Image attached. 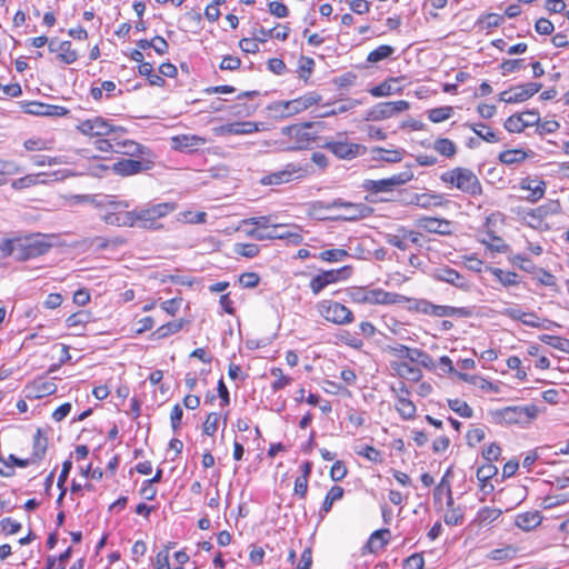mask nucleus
Instances as JSON below:
<instances>
[{"label": "nucleus", "instance_id": "obj_1", "mask_svg": "<svg viewBox=\"0 0 569 569\" xmlns=\"http://www.w3.org/2000/svg\"><path fill=\"white\" fill-rule=\"evenodd\" d=\"M177 209L174 202L147 203L131 211L133 218V227L159 230L162 224L160 219L167 217Z\"/></svg>", "mask_w": 569, "mask_h": 569}, {"label": "nucleus", "instance_id": "obj_2", "mask_svg": "<svg viewBox=\"0 0 569 569\" xmlns=\"http://www.w3.org/2000/svg\"><path fill=\"white\" fill-rule=\"evenodd\" d=\"M348 297L355 303L359 305H395L402 301L403 297L388 292L383 289H369L366 287H351L348 290Z\"/></svg>", "mask_w": 569, "mask_h": 569}, {"label": "nucleus", "instance_id": "obj_3", "mask_svg": "<svg viewBox=\"0 0 569 569\" xmlns=\"http://www.w3.org/2000/svg\"><path fill=\"white\" fill-rule=\"evenodd\" d=\"M441 181L447 184H452L460 191L470 196H478L482 193V187L478 177L467 168H455L443 172L440 177Z\"/></svg>", "mask_w": 569, "mask_h": 569}, {"label": "nucleus", "instance_id": "obj_4", "mask_svg": "<svg viewBox=\"0 0 569 569\" xmlns=\"http://www.w3.org/2000/svg\"><path fill=\"white\" fill-rule=\"evenodd\" d=\"M538 416L536 406H510L492 412L497 423L528 426Z\"/></svg>", "mask_w": 569, "mask_h": 569}, {"label": "nucleus", "instance_id": "obj_5", "mask_svg": "<svg viewBox=\"0 0 569 569\" xmlns=\"http://www.w3.org/2000/svg\"><path fill=\"white\" fill-rule=\"evenodd\" d=\"M270 228L271 230L268 232L259 229H251L247 231V236L259 241L272 239H287L292 244H299L303 240L300 233L301 228L298 226H292L291 230H289L287 224L273 222Z\"/></svg>", "mask_w": 569, "mask_h": 569}, {"label": "nucleus", "instance_id": "obj_6", "mask_svg": "<svg viewBox=\"0 0 569 569\" xmlns=\"http://www.w3.org/2000/svg\"><path fill=\"white\" fill-rule=\"evenodd\" d=\"M312 209L316 211L317 209H343V212L337 216L338 219L342 220H358L368 217L372 209L363 203H352L343 201L342 199H337L331 202L316 201L312 204Z\"/></svg>", "mask_w": 569, "mask_h": 569}, {"label": "nucleus", "instance_id": "obj_7", "mask_svg": "<svg viewBox=\"0 0 569 569\" xmlns=\"http://www.w3.org/2000/svg\"><path fill=\"white\" fill-rule=\"evenodd\" d=\"M19 261H27L40 257L49 251L52 247L48 237L44 234H32L22 239H18Z\"/></svg>", "mask_w": 569, "mask_h": 569}, {"label": "nucleus", "instance_id": "obj_8", "mask_svg": "<svg viewBox=\"0 0 569 569\" xmlns=\"http://www.w3.org/2000/svg\"><path fill=\"white\" fill-rule=\"evenodd\" d=\"M318 311L327 321L339 326L351 323L355 319L352 311L348 307L333 300L319 302Z\"/></svg>", "mask_w": 569, "mask_h": 569}, {"label": "nucleus", "instance_id": "obj_9", "mask_svg": "<svg viewBox=\"0 0 569 569\" xmlns=\"http://www.w3.org/2000/svg\"><path fill=\"white\" fill-rule=\"evenodd\" d=\"M413 179V172L411 167L408 166L406 170L392 174L389 178L379 179V180H366L363 183V188L367 191H371L375 193L379 192H389L393 190L396 187L402 186Z\"/></svg>", "mask_w": 569, "mask_h": 569}, {"label": "nucleus", "instance_id": "obj_10", "mask_svg": "<svg viewBox=\"0 0 569 569\" xmlns=\"http://www.w3.org/2000/svg\"><path fill=\"white\" fill-rule=\"evenodd\" d=\"M389 352L398 358L408 359L410 362L421 366L426 369L435 367L432 358L423 350L418 348H409L401 343L388 346Z\"/></svg>", "mask_w": 569, "mask_h": 569}, {"label": "nucleus", "instance_id": "obj_11", "mask_svg": "<svg viewBox=\"0 0 569 569\" xmlns=\"http://www.w3.org/2000/svg\"><path fill=\"white\" fill-rule=\"evenodd\" d=\"M418 310L425 315L442 318V317H460L469 318L472 316V310L467 307H450L439 306L427 300H421L418 303Z\"/></svg>", "mask_w": 569, "mask_h": 569}, {"label": "nucleus", "instance_id": "obj_12", "mask_svg": "<svg viewBox=\"0 0 569 569\" xmlns=\"http://www.w3.org/2000/svg\"><path fill=\"white\" fill-rule=\"evenodd\" d=\"M410 103L406 100L380 102L373 106L367 116V120L381 121L407 111Z\"/></svg>", "mask_w": 569, "mask_h": 569}, {"label": "nucleus", "instance_id": "obj_13", "mask_svg": "<svg viewBox=\"0 0 569 569\" xmlns=\"http://www.w3.org/2000/svg\"><path fill=\"white\" fill-rule=\"evenodd\" d=\"M323 148L342 160H352L367 150L365 146L347 140H330L323 144Z\"/></svg>", "mask_w": 569, "mask_h": 569}, {"label": "nucleus", "instance_id": "obj_14", "mask_svg": "<svg viewBox=\"0 0 569 569\" xmlns=\"http://www.w3.org/2000/svg\"><path fill=\"white\" fill-rule=\"evenodd\" d=\"M542 84L537 82H529L520 86L512 87L508 91L499 94V100L506 103L523 102L535 96L541 89Z\"/></svg>", "mask_w": 569, "mask_h": 569}, {"label": "nucleus", "instance_id": "obj_15", "mask_svg": "<svg viewBox=\"0 0 569 569\" xmlns=\"http://www.w3.org/2000/svg\"><path fill=\"white\" fill-rule=\"evenodd\" d=\"M431 277L437 281L447 282L463 291H469L471 288L469 280L465 276L448 266L433 268Z\"/></svg>", "mask_w": 569, "mask_h": 569}, {"label": "nucleus", "instance_id": "obj_16", "mask_svg": "<svg viewBox=\"0 0 569 569\" xmlns=\"http://www.w3.org/2000/svg\"><path fill=\"white\" fill-rule=\"evenodd\" d=\"M77 129L81 133L91 137L108 136L109 133L116 132L117 130L124 131L123 128H114L112 124H110L106 119L101 117H96L93 119L81 121L77 126Z\"/></svg>", "mask_w": 569, "mask_h": 569}, {"label": "nucleus", "instance_id": "obj_17", "mask_svg": "<svg viewBox=\"0 0 569 569\" xmlns=\"http://www.w3.org/2000/svg\"><path fill=\"white\" fill-rule=\"evenodd\" d=\"M152 162L150 160H136V159H121L112 163L111 169L114 173L128 177L140 173L151 169Z\"/></svg>", "mask_w": 569, "mask_h": 569}, {"label": "nucleus", "instance_id": "obj_18", "mask_svg": "<svg viewBox=\"0 0 569 569\" xmlns=\"http://www.w3.org/2000/svg\"><path fill=\"white\" fill-rule=\"evenodd\" d=\"M306 170L292 163L286 166L283 170L272 172L261 179L263 184H281L291 181L293 178H301Z\"/></svg>", "mask_w": 569, "mask_h": 569}, {"label": "nucleus", "instance_id": "obj_19", "mask_svg": "<svg viewBox=\"0 0 569 569\" xmlns=\"http://www.w3.org/2000/svg\"><path fill=\"white\" fill-rule=\"evenodd\" d=\"M48 49L50 52L58 53L57 58L66 64H71L77 61L78 53L71 48L70 41H58L51 39Z\"/></svg>", "mask_w": 569, "mask_h": 569}, {"label": "nucleus", "instance_id": "obj_20", "mask_svg": "<svg viewBox=\"0 0 569 569\" xmlns=\"http://www.w3.org/2000/svg\"><path fill=\"white\" fill-rule=\"evenodd\" d=\"M520 189L528 190L529 194L525 197V200L530 203H536L543 198L546 193V183L542 180H533L531 178L521 179Z\"/></svg>", "mask_w": 569, "mask_h": 569}, {"label": "nucleus", "instance_id": "obj_21", "mask_svg": "<svg viewBox=\"0 0 569 569\" xmlns=\"http://www.w3.org/2000/svg\"><path fill=\"white\" fill-rule=\"evenodd\" d=\"M417 227L431 232L439 234H449L450 233V222L445 219L433 218V217H422L417 220Z\"/></svg>", "mask_w": 569, "mask_h": 569}, {"label": "nucleus", "instance_id": "obj_22", "mask_svg": "<svg viewBox=\"0 0 569 569\" xmlns=\"http://www.w3.org/2000/svg\"><path fill=\"white\" fill-rule=\"evenodd\" d=\"M28 397H33L34 399H40L47 396H50L57 391V386L51 380H46L43 378L36 379L29 387Z\"/></svg>", "mask_w": 569, "mask_h": 569}, {"label": "nucleus", "instance_id": "obj_23", "mask_svg": "<svg viewBox=\"0 0 569 569\" xmlns=\"http://www.w3.org/2000/svg\"><path fill=\"white\" fill-rule=\"evenodd\" d=\"M100 218L107 223L117 227H133V218L131 211L103 212Z\"/></svg>", "mask_w": 569, "mask_h": 569}, {"label": "nucleus", "instance_id": "obj_24", "mask_svg": "<svg viewBox=\"0 0 569 569\" xmlns=\"http://www.w3.org/2000/svg\"><path fill=\"white\" fill-rule=\"evenodd\" d=\"M542 521V516L539 511H526L516 516L515 523L523 531H530L538 527Z\"/></svg>", "mask_w": 569, "mask_h": 569}, {"label": "nucleus", "instance_id": "obj_25", "mask_svg": "<svg viewBox=\"0 0 569 569\" xmlns=\"http://www.w3.org/2000/svg\"><path fill=\"white\" fill-rule=\"evenodd\" d=\"M301 103L299 99H293L289 101H280L271 104L269 110L278 113L282 118L291 117L293 114L300 113L302 111Z\"/></svg>", "mask_w": 569, "mask_h": 569}, {"label": "nucleus", "instance_id": "obj_26", "mask_svg": "<svg viewBox=\"0 0 569 569\" xmlns=\"http://www.w3.org/2000/svg\"><path fill=\"white\" fill-rule=\"evenodd\" d=\"M147 148L133 140H118L117 146L114 148V152L130 156V157H140L146 153Z\"/></svg>", "mask_w": 569, "mask_h": 569}, {"label": "nucleus", "instance_id": "obj_27", "mask_svg": "<svg viewBox=\"0 0 569 569\" xmlns=\"http://www.w3.org/2000/svg\"><path fill=\"white\" fill-rule=\"evenodd\" d=\"M172 142L176 149L188 150L206 143V139L199 136H177L172 138Z\"/></svg>", "mask_w": 569, "mask_h": 569}, {"label": "nucleus", "instance_id": "obj_28", "mask_svg": "<svg viewBox=\"0 0 569 569\" xmlns=\"http://www.w3.org/2000/svg\"><path fill=\"white\" fill-rule=\"evenodd\" d=\"M221 131L229 134H248L258 131V126L251 121L234 122L222 126Z\"/></svg>", "mask_w": 569, "mask_h": 569}, {"label": "nucleus", "instance_id": "obj_29", "mask_svg": "<svg viewBox=\"0 0 569 569\" xmlns=\"http://www.w3.org/2000/svg\"><path fill=\"white\" fill-rule=\"evenodd\" d=\"M391 368L402 378H408L412 381H419L422 372L419 368L409 366L406 362H391Z\"/></svg>", "mask_w": 569, "mask_h": 569}, {"label": "nucleus", "instance_id": "obj_30", "mask_svg": "<svg viewBox=\"0 0 569 569\" xmlns=\"http://www.w3.org/2000/svg\"><path fill=\"white\" fill-rule=\"evenodd\" d=\"M488 270L503 287L516 286L520 282L519 274L513 271H505L495 267H489Z\"/></svg>", "mask_w": 569, "mask_h": 569}, {"label": "nucleus", "instance_id": "obj_31", "mask_svg": "<svg viewBox=\"0 0 569 569\" xmlns=\"http://www.w3.org/2000/svg\"><path fill=\"white\" fill-rule=\"evenodd\" d=\"M92 202L96 204L97 208L100 209L101 213L123 211L124 209H127L129 207L128 202L117 201V200L110 199L109 197H106L99 201H97L96 199H92Z\"/></svg>", "mask_w": 569, "mask_h": 569}, {"label": "nucleus", "instance_id": "obj_32", "mask_svg": "<svg viewBox=\"0 0 569 569\" xmlns=\"http://www.w3.org/2000/svg\"><path fill=\"white\" fill-rule=\"evenodd\" d=\"M410 202L420 208L428 209L433 206H440L442 197L440 194L416 193Z\"/></svg>", "mask_w": 569, "mask_h": 569}, {"label": "nucleus", "instance_id": "obj_33", "mask_svg": "<svg viewBox=\"0 0 569 569\" xmlns=\"http://www.w3.org/2000/svg\"><path fill=\"white\" fill-rule=\"evenodd\" d=\"M321 274L323 277L326 284L329 286L331 283H336L340 280H345V279L349 278L351 274V268L348 266H345L339 269L322 271Z\"/></svg>", "mask_w": 569, "mask_h": 569}, {"label": "nucleus", "instance_id": "obj_34", "mask_svg": "<svg viewBox=\"0 0 569 569\" xmlns=\"http://www.w3.org/2000/svg\"><path fill=\"white\" fill-rule=\"evenodd\" d=\"M47 447H48V439L43 435L41 429H38L33 437V452H32L33 461H39L44 457Z\"/></svg>", "mask_w": 569, "mask_h": 569}, {"label": "nucleus", "instance_id": "obj_35", "mask_svg": "<svg viewBox=\"0 0 569 569\" xmlns=\"http://www.w3.org/2000/svg\"><path fill=\"white\" fill-rule=\"evenodd\" d=\"M397 82H398V79H395V78L388 79V80L383 81L382 83L371 88L369 90V92L371 93V96L377 97V98L390 96V94L399 91V88L396 87Z\"/></svg>", "mask_w": 569, "mask_h": 569}, {"label": "nucleus", "instance_id": "obj_36", "mask_svg": "<svg viewBox=\"0 0 569 569\" xmlns=\"http://www.w3.org/2000/svg\"><path fill=\"white\" fill-rule=\"evenodd\" d=\"M373 159L386 162H400L402 160V152L400 150H386L382 148H375L372 150Z\"/></svg>", "mask_w": 569, "mask_h": 569}, {"label": "nucleus", "instance_id": "obj_37", "mask_svg": "<svg viewBox=\"0 0 569 569\" xmlns=\"http://www.w3.org/2000/svg\"><path fill=\"white\" fill-rule=\"evenodd\" d=\"M479 138L495 143L499 141V137L485 123L467 124Z\"/></svg>", "mask_w": 569, "mask_h": 569}, {"label": "nucleus", "instance_id": "obj_38", "mask_svg": "<svg viewBox=\"0 0 569 569\" xmlns=\"http://www.w3.org/2000/svg\"><path fill=\"white\" fill-rule=\"evenodd\" d=\"M395 52V48L389 44H382L370 51L367 61L370 63H377L381 60L388 59Z\"/></svg>", "mask_w": 569, "mask_h": 569}, {"label": "nucleus", "instance_id": "obj_39", "mask_svg": "<svg viewBox=\"0 0 569 569\" xmlns=\"http://www.w3.org/2000/svg\"><path fill=\"white\" fill-rule=\"evenodd\" d=\"M343 492H345V490L340 486L331 487L323 500V503L321 507V512H325V513L329 512L332 508L333 502H336L342 498Z\"/></svg>", "mask_w": 569, "mask_h": 569}, {"label": "nucleus", "instance_id": "obj_40", "mask_svg": "<svg viewBox=\"0 0 569 569\" xmlns=\"http://www.w3.org/2000/svg\"><path fill=\"white\" fill-rule=\"evenodd\" d=\"M433 149L438 153L448 158L453 157L457 152L456 144L450 139L447 138L437 139L433 143Z\"/></svg>", "mask_w": 569, "mask_h": 569}, {"label": "nucleus", "instance_id": "obj_41", "mask_svg": "<svg viewBox=\"0 0 569 569\" xmlns=\"http://www.w3.org/2000/svg\"><path fill=\"white\" fill-rule=\"evenodd\" d=\"M527 153L520 149L506 150L499 154V160L503 164H513L523 161Z\"/></svg>", "mask_w": 569, "mask_h": 569}, {"label": "nucleus", "instance_id": "obj_42", "mask_svg": "<svg viewBox=\"0 0 569 569\" xmlns=\"http://www.w3.org/2000/svg\"><path fill=\"white\" fill-rule=\"evenodd\" d=\"M396 409L403 419H412L416 415V406L409 398H401L396 402Z\"/></svg>", "mask_w": 569, "mask_h": 569}, {"label": "nucleus", "instance_id": "obj_43", "mask_svg": "<svg viewBox=\"0 0 569 569\" xmlns=\"http://www.w3.org/2000/svg\"><path fill=\"white\" fill-rule=\"evenodd\" d=\"M448 406L452 411H455L462 418H471L473 415L472 408L463 400L449 399Z\"/></svg>", "mask_w": 569, "mask_h": 569}, {"label": "nucleus", "instance_id": "obj_44", "mask_svg": "<svg viewBox=\"0 0 569 569\" xmlns=\"http://www.w3.org/2000/svg\"><path fill=\"white\" fill-rule=\"evenodd\" d=\"M182 326H183L182 319L170 321V322H167V323L160 326L153 332V335L157 336V338H166V337L173 335V333L178 332L179 330H181Z\"/></svg>", "mask_w": 569, "mask_h": 569}, {"label": "nucleus", "instance_id": "obj_45", "mask_svg": "<svg viewBox=\"0 0 569 569\" xmlns=\"http://www.w3.org/2000/svg\"><path fill=\"white\" fill-rule=\"evenodd\" d=\"M498 472V469L496 466H493L491 462L487 461V463L482 465L477 470V479L482 482L481 489H486V482L491 479L493 476H496Z\"/></svg>", "mask_w": 569, "mask_h": 569}, {"label": "nucleus", "instance_id": "obj_46", "mask_svg": "<svg viewBox=\"0 0 569 569\" xmlns=\"http://www.w3.org/2000/svg\"><path fill=\"white\" fill-rule=\"evenodd\" d=\"M538 216L546 219L549 216L558 214L561 211V204L558 200H549L536 208Z\"/></svg>", "mask_w": 569, "mask_h": 569}, {"label": "nucleus", "instance_id": "obj_47", "mask_svg": "<svg viewBox=\"0 0 569 569\" xmlns=\"http://www.w3.org/2000/svg\"><path fill=\"white\" fill-rule=\"evenodd\" d=\"M386 535H389L388 529L376 530L371 535V537L367 543V547L369 548V550L375 551L377 549L382 548L387 543V540L385 538Z\"/></svg>", "mask_w": 569, "mask_h": 569}, {"label": "nucleus", "instance_id": "obj_48", "mask_svg": "<svg viewBox=\"0 0 569 569\" xmlns=\"http://www.w3.org/2000/svg\"><path fill=\"white\" fill-rule=\"evenodd\" d=\"M505 128L509 132H521L527 128L523 122V114H512L505 121Z\"/></svg>", "mask_w": 569, "mask_h": 569}, {"label": "nucleus", "instance_id": "obj_49", "mask_svg": "<svg viewBox=\"0 0 569 569\" xmlns=\"http://www.w3.org/2000/svg\"><path fill=\"white\" fill-rule=\"evenodd\" d=\"M0 251L3 257L12 256L17 261H19V246L18 239H4L0 242Z\"/></svg>", "mask_w": 569, "mask_h": 569}, {"label": "nucleus", "instance_id": "obj_50", "mask_svg": "<svg viewBox=\"0 0 569 569\" xmlns=\"http://www.w3.org/2000/svg\"><path fill=\"white\" fill-rule=\"evenodd\" d=\"M233 251L234 253L246 258H254L258 256L260 249L256 243H236Z\"/></svg>", "mask_w": 569, "mask_h": 569}, {"label": "nucleus", "instance_id": "obj_51", "mask_svg": "<svg viewBox=\"0 0 569 569\" xmlns=\"http://www.w3.org/2000/svg\"><path fill=\"white\" fill-rule=\"evenodd\" d=\"M501 515V510L493 507H483L479 510L477 520L481 523H490L499 518Z\"/></svg>", "mask_w": 569, "mask_h": 569}, {"label": "nucleus", "instance_id": "obj_52", "mask_svg": "<svg viewBox=\"0 0 569 569\" xmlns=\"http://www.w3.org/2000/svg\"><path fill=\"white\" fill-rule=\"evenodd\" d=\"M463 520V511L461 507L447 509L443 516V521L448 526H458Z\"/></svg>", "mask_w": 569, "mask_h": 569}, {"label": "nucleus", "instance_id": "obj_53", "mask_svg": "<svg viewBox=\"0 0 569 569\" xmlns=\"http://www.w3.org/2000/svg\"><path fill=\"white\" fill-rule=\"evenodd\" d=\"M452 114V108L451 107H440L435 108L429 111L428 118L430 121L435 123L442 122L447 119H449Z\"/></svg>", "mask_w": 569, "mask_h": 569}, {"label": "nucleus", "instance_id": "obj_54", "mask_svg": "<svg viewBox=\"0 0 569 569\" xmlns=\"http://www.w3.org/2000/svg\"><path fill=\"white\" fill-rule=\"evenodd\" d=\"M348 252L343 249H329L321 251L319 258L327 262H338L348 257Z\"/></svg>", "mask_w": 569, "mask_h": 569}, {"label": "nucleus", "instance_id": "obj_55", "mask_svg": "<svg viewBox=\"0 0 569 569\" xmlns=\"http://www.w3.org/2000/svg\"><path fill=\"white\" fill-rule=\"evenodd\" d=\"M540 341L561 351H567L566 346H569V340L551 335L540 336Z\"/></svg>", "mask_w": 569, "mask_h": 569}, {"label": "nucleus", "instance_id": "obj_56", "mask_svg": "<svg viewBox=\"0 0 569 569\" xmlns=\"http://www.w3.org/2000/svg\"><path fill=\"white\" fill-rule=\"evenodd\" d=\"M273 222L274 221L272 219V216L252 217V218L242 220L243 224L256 226L254 229H259V230L270 228Z\"/></svg>", "mask_w": 569, "mask_h": 569}, {"label": "nucleus", "instance_id": "obj_57", "mask_svg": "<svg viewBox=\"0 0 569 569\" xmlns=\"http://www.w3.org/2000/svg\"><path fill=\"white\" fill-rule=\"evenodd\" d=\"M271 376L276 378L271 387L273 390H280L290 383V378L283 375L281 368H272L270 371Z\"/></svg>", "mask_w": 569, "mask_h": 569}, {"label": "nucleus", "instance_id": "obj_58", "mask_svg": "<svg viewBox=\"0 0 569 569\" xmlns=\"http://www.w3.org/2000/svg\"><path fill=\"white\" fill-rule=\"evenodd\" d=\"M505 18L498 13H487L479 19V23L483 24V28L491 29L502 24Z\"/></svg>", "mask_w": 569, "mask_h": 569}, {"label": "nucleus", "instance_id": "obj_59", "mask_svg": "<svg viewBox=\"0 0 569 569\" xmlns=\"http://www.w3.org/2000/svg\"><path fill=\"white\" fill-rule=\"evenodd\" d=\"M515 553H516V550L512 547L508 546L502 549L491 550L489 553V558L492 560H499V561L509 560V559L513 558Z\"/></svg>", "mask_w": 569, "mask_h": 569}, {"label": "nucleus", "instance_id": "obj_60", "mask_svg": "<svg viewBox=\"0 0 569 569\" xmlns=\"http://www.w3.org/2000/svg\"><path fill=\"white\" fill-rule=\"evenodd\" d=\"M511 262L526 272L535 273L537 270V267L530 259L522 257L520 254L515 256L511 259Z\"/></svg>", "mask_w": 569, "mask_h": 569}, {"label": "nucleus", "instance_id": "obj_61", "mask_svg": "<svg viewBox=\"0 0 569 569\" xmlns=\"http://www.w3.org/2000/svg\"><path fill=\"white\" fill-rule=\"evenodd\" d=\"M49 104L43 102L33 101L26 106V113L33 116L47 117Z\"/></svg>", "mask_w": 569, "mask_h": 569}, {"label": "nucleus", "instance_id": "obj_62", "mask_svg": "<svg viewBox=\"0 0 569 569\" xmlns=\"http://www.w3.org/2000/svg\"><path fill=\"white\" fill-rule=\"evenodd\" d=\"M219 415L211 412L208 415L203 423V433L207 436H213L218 428Z\"/></svg>", "mask_w": 569, "mask_h": 569}, {"label": "nucleus", "instance_id": "obj_63", "mask_svg": "<svg viewBox=\"0 0 569 569\" xmlns=\"http://www.w3.org/2000/svg\"><path fill=\"white\" fill-rule=\"evenodd\" d=\"M535 30L542 36H549L553 32L555 26L547 18H540L535 23Z\"/></svg>", "mask_w": 569, "mask_h": 569}, {"label": "nucleus", "instance_id": "obj_64", "mask_svg": "<svg viewBox=\"0 0 569 569\" xmlns=\"http://www.w3.org/2000/svg\"><path fill=\"white\" fill-rule=\"evenodd\" d=\"M423 567L425 559L420 553H413L410 557H408L405 561L406 569H423Z\"/></svg>", "mask_w": 569, "mask_h": 569}]
</instances>
